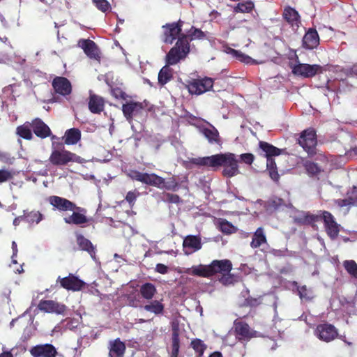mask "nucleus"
Returning <instances> with one entry per match:
<instances>
[{"label": "nucleus", "instance_id": "nucleus-23", "mask_svg": "<svg viewBox=\"0 0 357 357\" xmlns=\"http://www.w3.org/2000/svg\"><path fill=\"white\" fill-rule=\"evenodd\" d=\"M201 134L207 139L211 145L221 146L222 144V138L218 129L213 125L209 127H203L200 128Z\"/></svg>", "mask_w": 357, "mask_h": 357}, {"label": "nucleus", "instance_id": "nucleus-12", "mask_svg": "<svg viewBox=\"0 0 357 357\" xmlns=\"http://www.w3.org/2000/svg\"><path fill=\"white\" fill-rule=\"evenodd\" d=\"M38 308L40 311L47 313H55L57 314H64L67 310L66 305L54 300H41L38 305Z\"/></svg>", "mask_w": 357, "mask_h": 357}, {"label": "nucleus", "instance_id": "nucleus-62", "mask_svg": "<svg viewBox=\"0 0 357 357\" xmlns=\"http://www.w3.org/2000/svg\"><path fill=\"white\" fill-rule=\"evenodd\" d=\"M10 159L9 153L0 151V161L6 162Z\"/></svg>", "mask_w": 357, "mask_h": 357}, {"label": "nucleus", "instance_id": "nucleus-43", "mask_svg": "<svg viewBox=\"0 0 357 357\" xmlns=\"http://www.w3.org/2000/svg\"><path fill=\"white\" fill-rule=\"evenodd\" d=\"M24 220L29 223H39L43 220V215L39 211H31L24 214Z\"/></svg>", "mask_w": 357, "mask_h": 357}, {"label": "nucleus", "instance_id": "nucleus-36", "mask_svg": "<svg viewBox=\"0 0 357 357\" xmlns=\"http://www.w3.org/2000/svg\"><path fill=\"white\" fill-rule=\"evenodd\" d=\"M144 309L155 314H162L164 312L165 306L161 301L154 300L144 306Z\"/></svg>", "mask_w": 357, "mask_h": 357}, {"label": "nucleus", "instance_id": "nucleus-32", "mask_svg": "<svg viewBox=\"0 0 357 357\" xmlns=\"http://www.w3.org/2000/svg\"><path fill=\"white\" fill-rule=\"evenodd\" d=\"M267 243V238L262 227H258L252 235L250 246L253 249L259 248L261 245Z\"/></svg>", "mask_w": 357, "mask_h": 357}, {"label": "nucleus", "instance_id": "nucleus-7", "mask_svg": "<svg viewBox=\"0 0 357 357\" xmlns=\"http://www.w3.org/2000/svg\"><path fill=\"white\" fill-rule=\"evenodd\" d=\"M292 73L304 78H311L322 73L324 68L319 64L298 63L291 68Z\"/></svg>", "mask_w": 357, "mask_h": 357}, {"label": "nucleus", "instance_id": "nucleus-37", "mask_svg": "<svg viewBox=\"0 0 357 357\" xmlns=\"http://www.w3.org/2000/svg\"><path fill=\"white\" fill-rule=\"evenodd\" d=\"M16 133L20 137L26 139L31 140L33 138L32 135V128L31 126V123H25L22 126H19L16 128Z\"/></svg>", "mask_w": 357, "mask_h": 357}, {"label": "nucleus", "instance_id": "nucleus-34", "mask_svg": "<svg viewBox=\"0 0 357 357\" xmlns=\"http://www.w3.org/2000/svg\"><path fill=\"white\" fill-rule=\"evenodd\" d=\"M156 293V287L153 283L146 282L140 286L139 294L144 299L152 300Z\"/></svg>", "mask_w": 357, "mask_h": 357}, {"label": "nucleus", "instance_id": "nucleus-21", "mask_svg": "<svg viewBox=\"0 0 357 357\" xmlns=\"http://www.w3.org/2000/svg\"><path fill=\"white\" fill-rule=\"evenodd\" d=\"M144 109L142 103L139 102H128L122 105V111L126 120L132 121L133 117L139 114Z\"/></svg>", "mask_w": 357, "mask_h": 357}, {"label": "nucleus", "instance_id": "nucleus-49", "mask_svg": "<svg viewBox=\"0 0 357 357\" xmlns=\"http://www.w3.org/2000/svg\"><path fill=\"white\" fill-rule=\"evenodd\" d=\"M297 290L301 299H305L306 301L312 299V292L308 289L305 285L298 287Z\"/></svg>", "mask_w": 357, "mask_h": 357}, {"label": "nucleus", "instance_id": "nucleus-45", "mask_svg": "<svg viewBox=\"0 0 357 357\" xmlns=\"http://www.w3.org/2000/svg\"><path fill=\"white\" fill-rule=\"evenodd\" d=\"M254 8V3L251 1H247L243 3H238L234 8L236 13H250Z\"/></svg>", "mask_w": 357, "mask_h": 357}, {"label": "nucleus", "instance_id": "nucleus-20", "mask_svg": "<svg viewBox=\"0 0 357 357\" xmlns=\"http://www.w3.org/2000/svg\"><path fill=\"white\" fill-rule=\"evenodd\" d=\"M49 203L54 207V209L60 212L70 211L73 208L74 202L56 195H52L48 198Z\"/></svg>", "mask_w": 357, "mask_h": 357}, {"label": "nucleus", "instance_id": "nucleus-9", "mask_svg": "<svg viewBox=\"0 0 357 357\" xmlns=\"http://www.w3.org/2000/svg\"><path fill=\"white\" fill-rule=\"evenodd\" d=\"M222 156V153L199 157L190 159V162L198 167H204L213 171H216L221 167Z\"/></svg>", "mask_w": 357, "mask_h": 357}, {"label": "nucleus", "instance_id": "nucleus-30", "mask_svg": "<svg viewBox=\"0 0 357 357\" xmlns=\"http://www.w3.org/2000/svg\"><path fill=\"white\" fill-rule=\"evenodd\" d=\"M259 147L263 151V155L266 158L274 159V156H278L281 154L282 150L275 146L264 141L259 142Z\"/></svg>", "mask_w": 357, "mask_h": 357}, {"label": "nucleus", "instance_id": "nucleus-35", "mask_svg": "<svg viewBox=\"0 0 357 357\" xmlns=\"http://www.w3.org/2000/svg\"><path fill=\"white\" fill-rule=\"evenodd\" d=\"M160 181L159 182L160 185L158 186H155L159 189H165L169 191H176L179 188V183L174 177L169 178L167 181L161 176H159Z\"/></svg>", "mask_w": 357, "mask_h": 357}, {"label": "nucleus", "instance_id": "nucleus-60", "mask_svg": "<svg viewBox=\"0 0 357 357\" xmlns=\"http://www.w3.org/2000/svg\"><path fill=\"white\" fill-rule=\"evenodd\" d=\"M349 194V192L348 193ZM351 198L354 200V204H357V187L354 186L351 191L350 192Z\"/></svg>", "mask_w": 357, "mask_h": 357}, {"label": "nucleus", "instance_id": "nucleus-59", "mask_svg": "<svg viewBox=\"0 0 357 357\" xmlns=\"http://www.w3.org/2000/svg\"><path fill=\"white\" fill-rule=\"evenodd\" d=\"M155 271L160 274H166L168 273L169 268L163 264H157L155 266Z\"/></svg>", "mask_w": 357, "mask_h": 357}, {"label": "nucleus", "instance_id": "nucleus-1", "mask_svg": "<svg viewBox=\"0 0 357 357\" xmlns=\"http://www.w3.org/2000/svg\"><path fill=\"white\" fill-rule=\"evenodd\" d=\"M184 22L179 20L176 22L167 23L162 26V40L166 44H172L177 38L174 46L172 47L165 56V61L169 65H176L185 59L190 51L188 36L182 33Z\"/></svg>", "mask_w": 357, "mask_h": 357}, {"label": "nucleus", "instance_id": "nucleus-15", "mask_svg": "<svg viewBox=\"0 0 357 357\" xmlns=\"http://www.w3.org/2000/svg\"><path fill=\"white\" fill-rule=\"evenodd\" d=\"M52 85L55 93L61 96L66 97L72 93V84L66 77L59 76L54 77Z\"/></svg>", "mask_w": 357, "mask_h": 357}, {"label": "nucleus", "instance_id": "nucleus-40", "mask_svg": "<svg viewBox=\"0 0 357 357\" xmlns=\"http://www.w3.org/2000/svg\"><path fill=\"white\" fill-rule=\"evenodd\" d=\"M303 166L305 169L306 170L308 175L310 176H317L323 169L321 167H319L317 163H315L312 161L307 160L304 162Z\"/></svg>", "mask_w": 357, "mask_h": 357}, {"label": "nucleus", "instance_id": "nucleus-2", "mask_svg": "<svg viewBox=\"0 0 357 357\" xmlns=\"http://www.w3.org/2000/svg\"><path fill=\"white\" fill-rule=\"evenodd\" d=\"M232 263L229 259L213 260L208 265L199 264L192 266L191 271L188 269L186 273L192 275L202 278H211L218 274L229 273L232 270Z\"/></svg>", "mask_w": 357, "mask_h": 357}, {"label": "nucleus", "instance_id": "nucleus-46", "mask_svg": "<svg viewBox=\"0 0 357 357\" xmlns=\"http://www.w3.org/2000/svg\"><path fill=\"white\" fill-rule=\"evenodd\" d=\"M162 200L169 204H178L182 202L181 198L178 195L165 192L162 193Z\"/></svg>", "mask_w": 357, "mask_h": 357}, {"label": "nucleus", "instance_id": "nucleus-64", "mask_svg": "<svg viewBox=\"0 0 357 357\" xmlns=\"http://www.w3.org/2000/svg\"><path fill=\"white\" fill-rule=\"evenodd\" d=\"M22 220H24V215H20V216H18L17 218H15L13 220V225L15 226H17L20 225V222Z\"/></svg>", "mask_w": 357, "mask_h": 357}, {"label": "nucleus", "instance_id": "nucleus-4", "mask_svg": "<svg viewBox=\"0 0 357 357\" xmlns=\"http://www.w3.org/2000/svg\"><path fill=\"white\" fill-rule=\"evenodd\" d=\"M298 144L307 153L309 156L317 153V133L314 128H310L303 130L298 138Z\"/></svg>", "mask_w": 357, "mask_h": 357}, {"label": "nucleus", "instance_id": "nucleus-8", "mask_svg": "<svg viewBox=\"0 0 357 357\" xmlns=\"http://www.w3.org/2000/svg\"><path fill=\"white\" fill-rule=\"evenodd\" d=\"M319 215L324 222L325 231L331 239H335L340 233V225L336 222L335 217L331 213L327 211H320Z\"/></svg>", "mask_w": 357, "mask_h": 357}, {"label": "nucleus", "instance_id": "nucleus-47", "mask_svg": "<svg viewBox=\"0 0 357 357\" xmlns=\"http://www.w3.org/2000/svg\"><path fill=\"white\" fill-rule=\"evenodd\" d=\"M179 337L177 330L173 331L172 333V356L173 357H177L179 352Z\"/></svg>", "mask_w": 357, "mask_h": 357}, {"label": "nucleus", "instance_id": "nucleus-13", "mask_svg": "<svg viewBox=\"0 0 357 357\" xmlns=\"http://www.w3.org/2000/svg\"><path fill=\"white\" fill-rule=\"evenodd\" d=\"M129 176L132 180L142 182V183L151 186H158L160 183L159 182L160 181L159 176L155 173L149 174L141 172L137 170H132L129 174Z\"/></svg>", "mask_w": 357, "mask_h": 357}, {"label": "nucleus", "instance_id": "nucleus-54", "mask_svg": "<svg viewBox=\"0 0 357 357\" xmlns=\"http://www.w3.org/2000/svg\"><path fill=\"white\" fill-rule=\"evenodd\" d=\"M219 282L223 285H229L233 283L234 278L233 275L229 273H225L220 275L218 279Z\"/></svg>", "mask_w": 357, "mask_h": 357}, {"label": "nucleus", "instance_id": "nucleus-44", "mask_svg": "<svg viewBox=\"0 0 357 357\" xmlns=\"http://www.w3.org/2000/svg\"><path fill=\"white\" fill-rule=\"evenodd\" d=\"M268 206L273 210H279L280 208L287 206L284 200L282 198L274 197L268 201Z\"/></svg>", "mask_w": 357, "mask_h": 357}, {"label": "nucleus", "instance_id": "nucleus-52", "mask_svg": "<svg viewBox=\"0 0 357 357\" xmlns=\"http://www.w3.org/2000/svg\"><path fill=\"white\" fill-rule=\"evenodd\" d=\"M93 3L97 8L103 13H105L111 8L109 3L107 0H93Z\"/></svg>", "mask_w": 357, "mask_h": 357}, {"label": "nucleus", "instance_id": "nucleus-28", "mask_svg": "<svg viewBox=\"0 0 357 357\" xmlns=\"http://www.w3.org/2000/svg\"><path fill=\"white\" fill-rule=\"evenodd\" d=\"M126 349V344L116 338L109 343V357H123Z\"/></svg>", "mask_w": 357, "mask_h": 357}, {"label": "nucleus", "instance_id": "nucleus-18", "mask_svg": "<svg viewBox=\"0 0 357 357\" xmlns=\"http://www.w3.org/2000/svg\"><path fill=\"white\" fill-rule=\"evenodd\" d=\"M59 280L61 287L73 291L81 290L85 285L84 282L73 274H69L68 276L63 278L59 277L56 281Z\"/></svg>", "mask_w": 357, "mask_h": 357}, {"label": "nucleus", "instance_id": "nucleus-51", "mask_svg": "<svg viewBox=\"0 0 357 357\" xmlns=\"http://www.w3.org/2000/svg\"><path fill=\"white\" fill-rule=\"evenodd\" d=\"M229 53L231 54L233 56L236 57L237 59L242 62L249 63V61L251 58L249 56L245 55L241 51L234 50L232 48H229Z\"/></svg>", "mask_w": 357, "mask_h": 357}, {"label": "nucleus", "instance_id": "nucleus-38", "mask_svg": "<svg viewBox=\"0 0 357 357\" xmlns=\"http://www.w3.org/2000/svg\"><path fill=\"white\" fill-rule=\"evenodd\" d=\"M266 171L273 181L278 182L279 181L280 174L278 171V167L275 159L268 158V160H266Z\"/></svg>", "mask_w": 357, "mask_h": 357}, {"label": "nucleus", "instance_id": "nucleus-6", "mask_svg": "<svg viewBox=\"0 0 357 357\" xmlns=\"http://www.w3.org/2000/svg\"><path fill=\"white\" fill-rule=\"evenodd\" d=\"M214 79L205 77L204 78L193 79L187 85L190 94L201 95L213 89Z\"/></svg>", "mask_w": 357, "mask_h": 357}, {"label": "nucleus", "instance_id": "nucleus-5", "mask_svg": "<svg viewBox=\"0 0 357 357\" xmlns=\"http://www.w3.org/2000/svg\"><path fill=\"white\" fill-rule=\"evenodd\" d=\"M221 167H223L222 174L227 178H231L238 175L240 172L238 169V160L236 155L232 153H222Z\"/></svg>", "mask_w": 357, "mask_h": 357}, {"label": "nucleus", "instance_id": "nucleus-50", "mask_svg": "<svg viewBox=\"0 0 357 357\" xmlns=\"http://www.w3.org/2000/svg\"><path fill=\"white\" fill-rule=\"evenodd\" d=\"M220 230L226 234H231L235 232L234 226L226 220H223L220 222Z\"/></svg>", "mask_w": 357, "mask_h": 357}, {"label": "nucleus", "instance_id": "nucleus-14", "mask_svg": "<svg viewBox=\"0 0 357 357\" xmlns=\"http://www.w3.org/2000/svg\"><path fill=\"white\" fill-rule=\"evenodd\" d=\"M77 45L83 50L89 58L95 60L100 59V52L94 41L90 39H80L77 43Z\"/></svg>", "mask_w": 357, "mask_h": 357}, {"label": "nucleus", "instance_id": "nucleus-25", "mask_svg": "<svg viewBox=\"0 0 357 357\" xmlns=\"http://www.w3.org/2000/svg\"><path fill=\"white\" fill-rule=\"evenodd\" d=\"M31 126L34 134L41 139H45L52 135V131L49 126L40 119L36 118L33 119L31 123Z\"/></svg>", "mask_w": 357, "mask_h": 357}, {"label": "nucleus", "instance_id": "nucleus-10", "mask_svg": "<svg viewBox=\"0 0 357 357\" xmlns=\"http://www.w3.org/2000/svg\"><path fill=\"white\" fill-rule=\"evenodd\" d=\"M234 328L236 337L239 341H249L257 336V331L252 329L245 321L235 320Z\"/></svg>", "mask_w": 357, "mask_h": 357}, {"label": "nucleus", "instance_id": "nucleus-58", "mask_svg": "<svg viewBox=\"0 0 357 357\" xmlns=\"http://www.w3.org/2000/svg\"><path fill=\"white\" fill-rule=\"evenodd\" d=\"M111 93L116 99H126V93L119 88L112 89Z\"/></svg>", "mask_w": 357, "mask_h": 357}, {"label": "nucleus", "instance_id": "nucleus-27", "mask_svg": "<svg viewBox=\"0 0 357 357\" xmlns=\"http://www.w3.org/2000/svg\"><path fill=\"white\" fill-rule=\"evenodd\" d=\"M320 218L319 215L302 211L294 218V222L298 225H313L314 222L319 221Z\"/></svg>", "mask_w": 357, "mask_h": 357}, {"label": "nucleus", "instance_id": "nucleus-56", "mask_svg": "<svg viewBox=\"0 0 357 357\" xmlns=\"http://www.w3.org/2000/svg\"><path fill=\"white\" fill-rule=\"evenodd\" d=\"M261 303L260 298H253L251 296L245 299L244 305L249 307H256Z\"/></svg>", "mask_w": 357, "mask_h": 357}, {"label": "nucleus", "instance_id": "nucleus-31", "mask_svg": "<svg viewBox=\"0 0 357 357\" xmlns=\"http://www.w3.org/2000/svg\"><path fill=\"white\" fill-rule=\"evenodd\" d=\"M81 139V131L78 128H73L67 130L63 137V144L74 145Z\"/></svg>", "mask_w": 357, "mask_h": 357}, {"label": "nucleus", "instance_id": "nucleus-41", "mask_svg": "<svg viewBox=\"0 0 357 357\" xmlns=\"http://www.w3.org/2000/svg\"><path fill=\"white\" fill-rule=\"evenodd\" d=\"M186 35L188 36L189 42L193 40H204L206 38L204 32L195 26H192Z\"/></svg>", "mask_w": 357, "mask_h": 357}, {"label": "nucleus", "instance_id": "nucleus-61", "mask_svg": "<svg viewBox=\"0 0 357 357\" xmlns=\"http://www.w3.org/2000/svg\"><path fill=\"white\" fill-rule=\"evenodd\" d=\"M12 249H13V255H12L13 262L14 264H17V261L14 259L17 256V243H15V241L12 242Z\"/></svg>", "mask_w": 357, "mask_h": 357}, {"label": "nucleus", "instance_id": "nucleus-55", "mask_svg": "<svg viewBox=\"0 0 357 357\" xmlns=\"http://www.w3.org/2000/svg\"><path fill=\"white\" fill-rule=\"evenodd\" d=\"M241 161L246 165H252L255 160V155L250 153H243L240 155Z\"/></svg>", "mask_w": 357, "mask_h": 357}, {"label": "nucleus", "instance_id": "nucleus-39", "mask_svg": "<svg viewBox=\"0 0 357 357\" xmlns=\"http://www.w3.org/2000/svg\"><path fill=\"white\" fill-rule=\"evenodd\" d=\"M190 346L197 354V357H202L207 348L206 344L199 338L193 339L190 342Z\"/></svg>", "mask_w": 357, "mask_h": 357}, {"label": "nucleus", "instance_id": "nucleus-63", "mask_svg": "<svg viewBox=\"0 0 357 357\" xmlns=\"http://www.w3.org/2000/svg\"><path fill=\"white\" fill-rule=\"evenodd\" d=\"M347 75L348 76H357V65H354L349 70H348Z\"/></svg>", "mask_w": 357, "mask_h": 357}, {"label": "nucleus", "instance_id": "nucleus-22", "mask_svg": "<svg viewBox=\"0 0 357 357\" xmlns=\"http://www.w3.org/2000/svg\"><path fill=\"white\" fill-rule=\"evenodd\" d=\"M202 246L201 238L199 236L188 235L183 242V252L187 255L199 250Z\"/></svg>", "mask_w": 357, "mask_h": 357}, {"label": "nucleus", "instance_id": "nucleus-11", "mask_svg": "<svg viewBox=\"0 0 357 357\" xmlns=\"http://www.w3.org/2000/svg\"><path fill=\"white\" fill-rule=\"evenodd\" d=\"M70 211L73 212L70 215L63 218V220L66 224L82 225L89 222V218L86 215L87 213L86 208L77 206L75 204Z\"/></svg>", "mask_w": 357, "mask_h": 357}, {"label": "nucleus", "instance_id": "nucleus-3", "mask_svg": "<svg viewBox=\"0 0 357 357\" xmlns=\"http://www.w3.org/2000/svg\"><path fill=\"white\" fill-rule=\"evenodd\" d=\"M59 138L55 135L52 136V152L49 158L50 162L54 166H66L69 162H79L81 158L74 153L66 150L63 143L56 142Z\"/></svg>", "mask_w": 357, "mask_h": 357}, {"label": "nucleus", "instance_id": "nucleus-17", "mask_svg": "<svg viewBox=\"0 0 357 357\" xmlns=\"http://www.w3.org/2000/svg\"><path fill=\"white\" fill-rule=\"evenodd\" d=\"M316 331L319 338L326 342L333 340L338 336L337 331L335 327L329 324L318 325Z\"/></svg>", "mask_w": 357, "mask_h": 357}, {"label": "nucleus", "instance_id": "nucleus-29", "mask_svg": "<svg viewBox=\"0 0 357 357\" xmlns=\"http://www.w3.org/2000/svg\"><path fill=\"white\" fill-rule=\"evenodd\" d=\"M89 109L93 114H100L105 108L104 99L98 95L90 94L89 98Z\"/></svg>", "mask_w": 357, "mask_h": 357}, {"label": "nucleus", "instance_id": "nucleus-42", "mask_svg": "<svg viewBox=\"0 0 357 357\" xmlns=\"http://www.w3.org/2000/svg\"><path fill=\"white\" fill-rule=\"evenodd\" d=\"M343 266L352 278H357V264L354 260L344 261Z\"/></svg>", "mask_w": 357, "mask_h": 357}, {"label": "nucleus", "instance_id": "nucleus-33", "mask_svg": "<svg viewBox=\"0 0 357 357\" xmlns=\"http://www.w3.org/2000/svg\"><path fill=\"white\" fill-rule=\"evenodd\" d=\"M170 66L166 63L158 73V84L162 86L173 79V69L169 67Z\"/></svg>", "mask_w": 357, "mask_h": 357}, {"label": "nucleus", "instance_id": "nucleus-19", "mask_svg": "<svg viewBox=\"0 0 357 357\" xmlns=\"http://www.w3.org/2000/svg\"><path fill=\"white\" fill-rule=\"evenodd\" d=\"M30 353L33 357H56L57 355L55 347L47 343L33 347Z\"/></svg>", "mask_w": 357, "mask_h": 357}, {"label": "nucleus", "instance_id": "nucleus-53", "mask_svg": "<svg viewBox=\"0 0 357 357\" xmlns=\"http://www.w3.org/2000/svg\"><path fill=\"white\" fill-rule=\"evenodd\" d=\"M139 192L137 190L129 191L126 196V200L128 202L130 207H132L135 203L137 198L139 196Z\"/></svg>", "mask_w": 357, "mask_h": 357}, {"label": "nucleus", "instance_id": "nucleus-24", "mask_svg": "<svg viewBox=\"0 0 357 357\" xmlns=\"http://www.w3.org/2000/svg\"><path fill=\"white\" fill-rule=\"evenodd\" d=\"M76 242L80 250L86 252L93 260L96 259V247L90 240L81 234H77Z\"/></svg>", "mask_w": 357, "mask_h": 357}, {"label": "nucleus", "instance_id": "nucleus-26", "mask_svg": "<svg viewBox=\"0 0 357 357\" xmlns=\"http://www.w3.org/2000/svg\"><path fill=\"white\" fill-rule=\"evenodd\" d=\"M319 44V36L315 29L310 28L303 38V47L307 50H313Z\"/></svg>", "mask_w": 357, "mask_h": 357}, {"label": "nucleus", "instance_id": "nucleus-57", "mask_svg": "<svg viewBox=\"0 0 357 357\" xmlns=\"http://www.w3.org/2000/svg\"><path fill=\"white\" fill-rule=\"evenodd\" d=\"M337 204L340 207H344L348 206L354 205V200L349 196L345 199H339L337 200Z\"/></svg>", "mask_w": 357, "mask_h": 357}, {"label": "nucleus", "instance_id": "nucleus-16", "mask_svg": "<svg viewBox=\"0 0 357 357\" xmlns=\"http://www.w3.org/2000/svg\"><path fill=\"white\" fill-rule=\"evenodd\" d=\"M282 18L293 30H297L301 24L299 13L296 9L289 6L284 7Z\"/></svg>", "mask_w": 357, "mask_h": 357}, {"label": "nucleus", "instance_id": "nucleus-48", "mask_svg": "<svg viewBox=\"0 0 357 357\" xmlns=\"http://www.w3.org/2000/svg\"><path fill=\"white\" fill-rule=\"evenodd\" d=\"M15 172L9 169H0V184L10 181L14 178Z\"/></svg>", "mask_w": 357, "mask_h": 357}]
</instances>
